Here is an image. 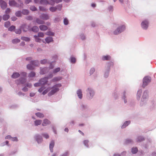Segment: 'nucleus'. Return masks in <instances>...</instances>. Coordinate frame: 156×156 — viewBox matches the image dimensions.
<instances>
[{
    "mask_svg": "<svg viewBox=\"0 0 156 156\" xmlns=\"http://www.w3.org/2000/svg\"><path fill=\"white\" fill-rule=\"evenodd\" d=\"M62 86L60 83L54 85L52 87H48L45 89V87L44 86H42L38 90V91L40 93L42 92V94L44 95L46 94L51 89V90L49 92L48 95L51 96L58 92L59 90V88Z\"/></svg>",
    "mask_w": 156,
    "mask_h": 156,
    "instance_id": "1",
    "label": "nucleus"
},
{
    "mask_svg": "<svg viewBox=\"0 0 156 156\" xmlns=\"http://www.w3.org/2000/svg\"><path fill=\"white\" fill-rule=\"evenodd\" d=\"M18 2L20 3V4H18L14 0H10L9 1V4L10 6H15L16 7H19L20 6H23V3L20 0H18Z\"/></svg>",
    "mask_w": 156,
    "mask_h": 156,
    "instance_id": "2",
    "label": "nucleus"
},
{
    "mask_svg": "<svg viewBox=\"0 0 156 156\" xmlns=\"http://www.w3.org/2000/svg\"><path fill=\"white\" fill-rule=\"evenodd\" d=\"M125 26L124 25L119 26L114 31V34L115 35L118 34L125 30Z\"/></svg>",
    "mask_w": 156,
    "mask_h": 156,
    "instance_id": "3",
    "label": "nucleus"
},
{
    "mask_svg": "<svg viewBox=\"0 0 156 156\" xmlns=\"http://www.w3.org/2000/svg\"><path fill=\"white\" fill-rule=\"evenodd\" d=\"M52 75H51L48 77H44L40 80L39 81L41 86H44L47 84L48 81V79L52 77Z\"/></svg>",
    "mask_w": 156,
    "mask_h": 156,
    "instance_id": "4",
    "label": "nucleus"
},
{
    "mask_svg": "<svg viewBox=\"0 0 156 156\" xmlns=\"http://www.w3.org/2000/svg\"><path fill=\"white\" fill-rule=\"evenodd\" d=\"M143 80V87H144L147 85L148 83L150 82V78L148 76L145 77L144 78Z\"/></svg>",
    "mask_w": 156,
    "mask_h": 156,
    "instance_id": "5",
    "label": "nucleus"
},
{
    "mask_svg": "<svg viewBox=\"0 0 156 156\" xmlns=\"http://www.w3.org/2000/svg\"><path fill=\"white\" fill-rule=\"evenodd\" d=\"M62 7V5H59L57 7H51L50 8L49 10H50L52 12H55L57 9H58L59 10H61V8Z\"/></svg>",
    "mask_w": 156,
    "mask_h": 156,
    "instance_id": "6",
    "label": "nucleus"
},
{
    "mask_svg": "<svg viewBox=\"0 0 156 156\" xmlns=\"http://www.w3.org/2000/svg\"><path fill=\"white\" fill-rule=\"evenodd\" d=\"M148 22L147 21L145 20L141 23V26L144 29H147L148 27Z\"/></svg>",
    "mask_w": 156,
    "mask_h": 156,
    "instance_id": "7",
    "label": "nucleus"
},
{
    "mask_svg": "<svg viewBox=\"0 0 156 156\" xmlns=\"http://www.w3.org/2000/svg\"><path fill=\"white\" fill-rule=\"evenodd\" d=\"M30 27L29 26H27L26 24H23L21 27V28L23 30L24 32H26L27 30L30 31V30L29 28Z\"/></svg>",
    "mask_w": 156,
    "mask_h": 156,
    "instance_id": "8",
    "label": "nucleus"
},
{
    "mask_svg": "<svg viewBox=\"0 0 156 156\" xmlns=\"http://www.w3.org/2000/svg\"><path fill=\"white\" fill-rule=\"evenodd\" d=\"M41 19L43 20H46L49 19V16L46 14L43 13L41 14L40 16Z\"/></svg>",
    "mask_w": 156,
    "mask_h": 156,
    "instance_id": "9",
    "label": "nucleus"
},
{
    "mask_svg": "<svg viewBox=\"0 0 156 156\" xmlns=\"http://www.w3.org/2000/svg\"><path fill=\"white\" fill-rule=\"evenodd\" d=\"M40 3L41 4L47 5L48 4H50L51 5H54V3H49L48 1L46 0H41Z\"/></svg>",
    "mask_w": 156,
    "mask_h": 156,
    "instance_id": "10",
    "label": "nucleus"
},
{
    "mask_svg": "<svg viewBox=\"0 0 156 156\" xmlns=\"http://www.w3.org/2000/svg\"><path fill=\"white\" fill-rule=\"evenodd\" d=\"M0 4L1 7L2 9H4L7 7L6 3L2 0H0Z\"/></svg>",
    "mask_w": 156,
    "mask_h": 156,
    "instance_id": "11",
    "label": "nucleus"
},
{
    "mask_svg": "<svg viewBox=\"0 0 156 156\" xmlns=\"http://www.w3.org/2000/svg\"><path fill=\"white\" fill-rule=\"evenodd\" d=\"M51 122L50 121L47 119H44L42 124L43 126H46L50 124Z\"/></svg>",
    "mask_w": 156,
    "mask_h": 156,
    "instance_id": "12",
    "label": "nucleus"
},
{
    "mask_svg": "<svg viewBox=\"0 0 156 156\" xmlns=\"http://www.w3.org/2000/svg\"><path fill=\"white\" fill-rule=\"evenodd\" d=\"M88 90L89 92V94H88V96L89 98H90L93 96L94 92L91 89L88 88Z\"/></svg>",
    "mask_w": 156,
    "mask_h": 156,
    "instance_id": "13",
    "label": "nucleus"
},
{
    "mask_svg": "<svg viewBox=\"0 0 156 156\" xmlns=\"http://www.w3.org/2000/svg\"><path fill=\"white\" fill-rule=\"evenodd\" d=\"M35 138L38 143L42 141L43 139L39 135H37L35 136Z\"/></svg>",
    "mask_w": 156,
    "mask_h": 156,
    "instance_id": "14",
    "label": "nucleus"
},
{
    "mask_svg": "<svg viewBox=\"0 0 156 156\" xmlns=\"http://www.w3.org/2000/svg\"><path fill=\"white\" fill-rule=\"evenodd\" d=\"M16 81L18 82L17 83L18 84L20 83L23 84L26 82V80L24 78H21L19 80H17Z\"/></svg>",
    "mask_w": 156,
    "mask_h": 156,
    "instance_id": "15",
    "label": "nucleus"
},
{
    "mask_svg": "<svg viewBox=\"0 0 156 156\" xmlns=\"http://www.w3.org/2000/svg\"><path fill=\"white\" fill-rule=\"evenodd\" d=\"M55 143L54 141H52L50 143L49 145V148L51 152H53V148L54 146Z\"/></svg>",
    "mask_w": 156,
    "mask_h": 156,
    "instance_id": "16",
    "label": "nucleus"
},
{
    "mask_svg": "<svg viewBox=\"0 0 156 156\" xmlns=\"http://www.w3.org/2000/svg\"><path fill=\"white\" fill-rule=\"evenodd\" d=\"M45 40L47 43H49L53 41V39L51 37H48L45 38Z\"/></svg>",
    "mask_w": 156,
    "mask_h": 156,
    "instance_id": "17",
    "label": "nucleus"
},
{
    "mask_svg": "<svg viewBox=\"0 0 156 156\" xmlns=\"http://www.w3.org/2000/svg\"><path fill=\"white\" fill-rule=\"evenodd\" d=\"M20 76V74L18 73L15 72L13 73L12 76V77L13 78L16 79L18 77Z\"/></svg>",
    "mask_w": 156,
    "mask_h": 156,
    "instance_id": "18",
    "label": "nucleus"
},
{
    "mask_svg": "<svg viewBox=\"0 0 156 156\" xmlns=\"http://www.w3.org/2000/svg\"><path fill=\"white\" fill-rule=\"evenodd\" d=\"M30 31H32L34 32H37L39 30L38 27L37 26H34L31 29H30Z\"/></svg>",
    "mask_w": 156,
    "mask_h": 156,
    "instance_id": "19",
    "label": "nucleus"
},
{
    "mask_svg": "<svg viewBox=\"0 0 156 156\" xmlns=\"http://www.w3.org/2000/svg\"><path fill=\"white\" fill-rule=\"evenodd\" d=\"M40 29L42 31H45L48 29V27L44 25H41L39 26Z\"/></svg>",
    "mask_w": 156,
    "mask_h": 156,
    "instance_id": "20",
    "label": "nucleus"
},
{
    "mask_svg": "<svg viewBox=\"0 0 156 156\" xmlns=\"http://www.w3.org/2000/svg\"><path fill=\"white\" fill-rule=\"evenodd\" d=\"M42 121L41 120H37L34 121V125L36 126L40 125L41 124Z\"/></svg>",
    "mask_w": 156,
    "mask_h": 156,
    "instance_id": "21",
    "label": "nucleus"
},
{
    "mask_svg": "<svg viewBox=\"0 0 156 156\" xmlns=\"http://www.w3.org/2000/svg\"><path fill=\"white\" fill-rule=\"evenodd\" d=\"M111 58L110 56L109 55L104 56L102 57L103 60H109Z\"/></svg>",
    "mask_w": 156,
    "mask_h": 156,
    "instance_id": "22",
    "label": "nucleus"
},
{
    "mask_svg": "<svg viewBox=\"0 0 156 156\" xmlns=\"http://www.w3.org/2000/svg\"><path fill=\"white\" fill-rule=\"evenodd\" d=\"M62 79V77H57L54 78L51 80L52 82H55L61 80Z\"/></svg>",
    "mask_w": 156,
    "mask_h": 156,
    "instance_id": "23",
    "label": "nucleus"
},
{
    "mask_svg": "<svg viewBox=\"0 0 156 156\" xmlns=\"http://www.w3.org/2000/svg\"><path fill=\"white\" fill-rule=\"evenodd\" d=\"M35 115L39 118H43L44 117V115L43 113L39 112L36 113Z\"/></svg>",
    "mask_w": 156,
    "mask_h": 156,
    "instance_id": "24",
    "label": "nucleus"
},
{
    "mask_svg": "<svg viewBox=\"0 0 156 156\" xmlns=\"http://www.w3.org/2000/svg\"><path fill=\"white\" fill-rule=\"evenodd\" d=\"M130 123V121H127L125 122L123 124L122 126V128H124L126 127L127 126H128Z\"/></svg>",
    "mask_w": 156,
    "mask_h": 156,
    "instance_id": "25",
    "label": "nucleus"
},
{
    "mask_svg": "<svg viewBox=\"0 0 156 156\" xmlns=\"http://www.w3.org/2000/svg\"><path fill=\"white\" fill-rule=\"evenodd\" d=\"M77 94L78 95V97L81 99L82 97V92L80 90H77Z\"/></svg>",
    "mask_w": 156,
    "mask_h": 156,
    "instance_id": "26",
    "label": "nucleus"
},
{
    "mask_svg": "<svg viewBox=\"0 0 156 156\" xmlns=\"http://www.w3.org/2000/svg\"><path fill=\"white\" fill-rule=\"evenodd\" d=\"M31 63L34 66H38L39 64V62L37 61H31Z\"/></svg>",
    "mask_w": 156,
    "mask_h": 156,
    "instance_id": "27",
    "label": "nucleus"
},
{
    "mask_svg": "<svg viewBox=\"0 0 156 156\" xmlns=\"http://www.w3.org/2000/svg\"><path fill=\"white\" fill-rule=\"evenodd\" d=\"M36 22L38 24H43L44 23V21L39 19V18L36 19Z\"/></svg>",
    "mask_w": 156,
    "mask_h": 156,
    "instance_id": "28",
    "label": "nucleus"
},
{
    "mask_svg": "<svg viewBox=\"0 0 156 156\" xmlns=\"http://www.w3.org/2000/svg\"><path fill=\"white\" fill-rule=\"evenodd\" d=\"M27 69L29 70H32L34 68L33 65L32 64H29L27 65Z\"/></svg>",
    "mask_w": 156,
    "mask_h": 156,
    "instance_id": "29",
    "label": "nucleus"
},
{
    "mask_svg": "<svg viewBox=\"0 0 156 156\" xmlns=\"http://www.w3.org/2000/svg\"><path fill=\"white\" fill-rule=\"evenodd\" d=\"M9 17L10 16L9 15H4L3 16L2 19L4 20H7L9 18Z\"/></svg>",
    "mask_w": 156,
    "mask_h": 156,
    "instance_id": "30",
    "label": "nucleus"
},
{
    "mask_svg": "<svg viewBox=\"0 0 156 156\" xmlns=\"http://www.w3.org/2000/svg\"><path fill=\"white\" fill-rule=\"evenodd\" d=\"M22 13L24 15H27L29 13V11L27 9H23L22 11Z\"/></svg>",
    "mask_w": 156,
    "mask_h": 156,
    "instance_id": "31",
    "label": "nucleus"
},
{
    "mask_svg": "<svg viewBox=\"0 0 156 156\" xmlns=\"http://www.w3.org/2000/svg\"><path fill=\"white\" fill-rule=\"evenodd\" d=\"M35 73L34 72L32 71L29 73L28 76L29 77H32L35 76Z\"/></svg>",
    "mask_w": 156,
    "mask_h": 156,
    "instance_id": "32",
    "label": "nucleus"
},
{
    "mask_svg": "<svg viewBox=\"0 0 156 156\" xmlns=\"http://www.w3.org/2000/svg\"><path fill=\"white\" fill-rule=\"evenodd\" d=\"M22 12L20 11H18L16 12L15 13V15L17 17H21L22 16Z\"/></svg>",
    "mask_w": 156,
    "mask_h": 156,
    "instance_id": "33",
    "label": "nucleus"
},
{
    "mask_svg": "<svg viewBox=\"0 0 156 156\" xmlns=\"http://www.w3.org/2000/svg\"><path fill=\"white\" fill-rule=\"evenodd\" d=\"M34 37L35 39V41L37 42H40L41 41V39L39 38V37L37 35H34Z\"/></svg>",
    "mask_w": 156,
    "mask_h": 156,
    "instance_id": "34",
    "label": "nucleus"
},
{
    "mask_svg": "<svg viewBox=\"0 0 156 156\" xmlns=\"http://www.w3.org/2000/svg\"><path fill=\"white\" fill-rule=\"evenodd\" d=\"M30 10L32 11H36L37 10V8L34 5L30 6Z\"/></svg>",
    "mask_w": 156,
    "mask_h": 156,
    "instance_id": "35",
    "label": "nucleus"
},
{
    "mask_svg": "<svg viewBox=\"0 0 156 156\" xmlns=\"http://www.w3.org/2000/svg\"><path fill=\"white\" fill-rule=\"evenodd\" d=\"M138 151V149L137 147L133 148L132 149V152L133 154H135Z\"/></svg>",
    "mask_w": 156,
    "mask_h": 156,
    "instance_id": "36",
    "label": "nucleus"
},
{
    "mask_svg": "<svg viewBox=\"0 0 156 156\" xmlns=\"http://www.w3.org/2000/svg\"><path fill=\"white\" fill-rule=\"evenodd\" d=\"M21 39L22 40L25 41H30V39L29 37H21Z\"/></svg>",
    "mask_w": 156,
    "mask_h": 156,
    "instance_id": "37",
    "label": "nucleus"
},
{
    "mask_svg": "<svg viewBox=\"0 0 156 156\" xmlns=\"http://www.w3.org/2000/svg\"><path fill=\"white\" fill-rule=\"evenodd\" d=\"M10 25V23L9 21L6 22L5 23L4 26L5 27L7 28Z\"/></svg>",
    "mask_w": 156,
    "mask_h": 156,
    "instance_id": "38",
    "label": "nucleus"
},
{
    "mask_svg": "<svg viewBox=\"0 0 156 156\" xmlns=\"http://www.w3.org/2000/svg\"><path fill=\"white\" fill-rule=\"evenodd\" d=\"M42 135L43 137L46 139H48L49 137V136L48 134L47 133H43Z\"/></svg>",
    "mask_w": 156,
    "mask_h": 156,
    "instance_id": "39",
    "label": "nucleus"
},
{
    "mask_svg": "<svg viewBox=\"0 0 156 156\" xmlns=\"http://www.w3.org/2000/svg\"><path fill=\"white\" fill-rule=\"evenodd\" d=\"M60 69L59 67L55 69L53 71V73H55L60 71Z\"/></svg>",
    "mask_w": 156,
    "mask_h": 156,
    "instance_id": "40",
    "label": "nucleus"
},
{
    "mask_svg": "<svg viewBox=\"0 0 156 156\" xmlns=\"http://www.w3.org/2000/svg\"><path fill=\"white\" fill-rule=\"evenodd\" d=\"M45 34L47 35H53L54 33L51 31H49L46 32Z\"/></svg>",
    "mask_w": 156,
    "mask_h": 156,
    "instance_id": "41",
    "label": "nucleus"
},
{
    "mask_svg": "<svg viewBox=\"0 0 156 156\" xmlns=\"http://www.w3.org/2000/svg\"><path fill=\"white\" fill-rule=\"evenodd\" d=\"M39 9L40 11L43 12H45L47 10V9L46 8L42 6H40Z\"/></svg>",
    "mask_w": 156,
    "mask_h": 156,
    "instance_id": "42",
    "label": "nucleus"
},
{
    "mask_svg": "<svg viewBox=\"0 0 156 156\" xmlns=\"http://www.w3.org/2000/svg\"><path fill=\"white\" fill-rule=\"evenodd\" d=\"M37 36L38 37H43L44 36V34L43 33L39 32L38 33Z\"/></svg>",
    "mask_w": 156,
    "mask_h": 156,
    "instance_id": "43",
    "label": "nucleus"
},
{
    "mask_svg": "<svg viewBox=\"0 0 156 156\" xmlns=\"http://www.w3.org/2000/svg\"><path fill=\"white\" fill-rule=\"evenodd\" d=\"M20 41V40L18 39H15L13 40L12 41V42L13 43H15L19 42Z\"/></svg>",
    "mask_w": 156,
    "mask_h": 156,
    "instance_id": "44",
    "label": "nucleus"
},
{
    "mask_svg": "<svg viewBox=\"0 0 156 156\" xmlns=\"http://www.w3.org/2000/svg\"><path fill=\"white\" fill-rule=\"evenodd\" d=\"M15 28V27L14 26H12L10 27H9V29L8 30L9 31H12L13 30H14Z\"/></svg>",
    "mask_w": 156,
    "mask_h": 156,
    "instance_id": "45",
    "label": "nucleus"
},
{
    "mask_svg": "<svg viewBox=\"0 0 156 156\" xmlns=\"http://www.w3.org/2000/svg\"><path fill=\"white\" fill-rule=\"evenodd\" d=\"M144 140V138L141 136H139L137 138V141H142L143 140Z\"/></svg>",
    "mask_w": 156,
    "mask_h": 156,
    "instance_id": "46",
    "label": "nucleus"
},
{
    "mask_svg": "<svg viewBox=\"0 0 156 156\" xmlns=\"http://www.w3.org/2000/svg\"><path fill=\"white\" fill-rule=\"evenodd\" d=\"M16 33L18 34H20L21 32V31L20 29H17L15 30Z\"/></svg>",
    "mask_w": 156,
    "mask_h": 156,
    "instance_id": "47",
    "label": "nucleus"
},
{
    "mask_svg": "<svg viewBox=\"0 0 156 156\" xmlns=\"http://www.w3.org/2000/svg\"><path fill=\"white\" fill-rule=\"evenodd\" d=\"M41 86V84L39 81L38 82L35 83L34 84V86L35 87H39Z\"/></svg>",
    "mask_w": 156,
    "mask_h": 156,
    "instance_id": "48",
    "label": "nucleus"
},
{
    "mask_svg": "<svg viewBox=\"0 0 156 156\" xmlns=\"http://www.w3.org/2000/svg\"><path fill=\"white\" fill-rule=\"evenodd\" d=\"M89 142V141L87 140H86L84 141L83 143L84 144L85 146H86L88 147V143Z\"/></svg>",
    "mask_w": 156,
    "mask_h": 156,
    "instance_id": "49",
    "label": "nucleus"
},
{
    "mask_svg": "<svg viewBox=\"0 0 156 156\" xmlns=\"http://www.w3.org/2000/svg\"><path fill=\"white\" fill-rule=\"evenodd\" d=\"M26 19L27 20H33V17L31 16H28L26 17Z\"/></svg>",
    "mask_w": 156,
    "mask_h": 156,
    "instance_id": "50",
    "label": "nucleus"
},
{
    "mask_svg": "<svg viewBox=\"0 0 156 156\" xmlns=\"http://www.w3.org/2000/svg\"><path fill=\"white\" fill-rule=\"evenodd\" d=\"M64 23L65 25H67L68 24V20L66 19L65 18L64 20Z\"/></svg>",
    "mask_w": 156,
    "mask_h": 156,
    "instance_id": "51",
    "label": "nucleus"
},
{
    "mask_svg": "<svg viewBox=\"0 0 156 156\" xmlns=\"http://www.w3.org/2000/svg\"><path fill=\"white\" fill-rule=\"evenodd\" d=\"M47 62V60L46 59H44L43 60H41V64H44L46 63Z\"/></svg>",
    "mask_w": 156,
    "mask_h": 156,
    "instance_id": "52",
    "label": "nucleus"
},
{
    "mask_svg": "<svg viewBox=\"0 0 156 156\" xmlns=\"http://www.w3.org/2000/svg\"><path fill=\"white\" fill-rule=\"evenodd\" d=\"M71 62L73 63H75L76 61V58H75L72 57L71 58Z\"/></svg>",
    "mask_w": 156,
    "mask_h": 156,
    "instance_id": "53",
    "label": "nucleus"
},
{
    "mask_svg": "<svg viewBox=\"0 0 156 156\" xmlns=\"http://www.w3.org/2000/svg\"><path fill=\"white\" fill-rule=\"evenodd\" d=\"M10 9L9 8H8L6 9L5 10V13L6 14H8L10 13Z\"/></svg>",
    "mask_w": 156,
    "mask_h": 156,
    "instance_id": "54",
    "label": "nucleus"
},
{
    "mask_svg": "<svg viewBox=\"0 0 156 156\" xmlns=\"http://www.w3.org/2000/svg\"><path fill=\"white\" fill-rule=\"evenodd\" d=\"M51 1L53 2H55L57 3L61 2L62 1V0H51Z\"/></svg>",
    "mask_w": 156,
    "mask_h": 156,
    "instance_id": "55",
    "label": "nucleus"
},
{
    "mask_svg": "<svg viewBox=\"0 0 156 156\" xmlns=\"http://www.w3.org/2000/svg\"><path fill=\"white\" fill-rule=\"evenodd\" d=\"M126 154V152H123L121 154V155H119L118 154H115L114 156H121V155H125Z\"/></svg>",
    "mask_w": 156,
    "mask_h": 156,
    "instance_id": "56",
    "label": "nucleus"
},
{
    "mask_svg": "<svg viewBox=\"0 0 156 156\" xmlns=\"http://www.w3.org/2000/svg\"><path fill=\"white\" fill-rule=\"evenodd\" d=\"M94 71V68H91L90 70V74H92Z\"/></svg>",
    "mask_w": 156,
    "mask_h": 156,
    "instance_id": "57",
    "label": "nucleus"
},
{
    "mask_svg": "<svg viewBox=\"0 0 156 156\" xmlns=\"http://www.w3.org/2000/svg\"><path fill=\"white\" fill-rule=\"evenodd\" d=\"M141 90H140L138 91L137 95L139 96V97H140V96L141 95Z\"/></svg>",
    "mask_w": 156,
    "mask_h": 156,
    "instance_id": "58",
    "label": "nucleus"
},
{
    "mask_svg": "<svg viewBox=\"0 0 156 156\" xmlns=\"http://www.w3.org/2000/svg\"><path fill=\"white\" fill-rule=\"evenodd\" d=\"M25 3L26 4H29L30 2H31V0H24Z\"/></svg>",
    "mask_w": 156,
    "mask_h": 156,
    "instance_id": "59",
    "label": "nucleus"
},
{
    "mask_svg": "<svg viewBox=\"0 0 156 156\" xmlns=\"http://www.w3.org/2000/svg\"><path fill=\"white\" fill-rule=\"evenodd\" d=\"M17 18L15 16H12L11 17L12 20L13 21H16L17 20Z\"/></svg>",
    "mask_w": 156,
    "mask_h": 156,
    "instance_id": "60",
    "label": "nucleus"
},
{
    "mask_svg": "<svg viewBox=\"0 0 156 156\" xmlns=\"http://www.w3.org/2000/svg\"><path fill=\"white\" fill-rule=\"evenodd\" d=\"M22 90L23 91L26 92L28 91V89L26 87H24L23 88Z\"/></svg>",
    "mask_w": 156,
    "mask_h": 156,
    "instance_id": "61",
    "label": "nucleus"
},
{
    "mask_svg": "<svg viewBox=\"0 0 156 156\" xmlns=\"http://www.w3.org/2000/svg\"><path fill=\"white\" fill-rule=\"evenodd\" d=\"M27 86L29 88H30L32 87V85L31 83H28L27 84Z\"/></svg>",
    "mask_w": 156,
    "mask_h": 156,
    "instance_id": "62",
    "label": "nucleus"
},
{
    "mask_svg": "<svg viewBox=\"0 0 156 156\" xmlns=\"http://www.w3.org/2000/svg\"><path fill=\"white\" fill-rule=\"evenodd\" d=\"M12 140L13 141H17V139L16 137L12 138Z\"/></svg>",
    "mask_w": 156,
    "mask_h": 156,
    "instance_id": "63",
    "label": "nucleus"
},
{
    "mask_svg": "<svg viewBox=\"0 0 156 156\" xmlns=\"http://www.w3.org/2000/svg\"><path fill=\"white\" fill-rule=\"evenodd\" d=\"M20 74H21L23 75V76H26L27 74V73L25 72H22L20 73Z\"/></svg>",
    "mask_w": 156,
    "mask_h": 156,
    "instance_id": "64",
    "label": "nucleus"
}]
</instances>
